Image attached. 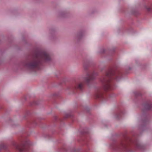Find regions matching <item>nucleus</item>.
I'll return each instance as SVG.
<instances>
[{
	"mask_svg": "<svg viewBox=\"0 0 152 152\" xmlns=\"http://www.w3.org/2000/svg\"><path fill=\"white\" fill-rule=\"evenodd\" d=\"M83 86V84L81 83L79 84L78 85V88H81Z\"/></svg>",
	"mask_w": 152,
	"mask_h": 152,
	"instance_id": "f257e3e1",
	"label": "nucleus"
},
{
	"mask_svg": "<svg viewBox=\"0 0 152 152\" xmlns=\"http://www.w3.org/2000/svg\"><path fill=\"white\" fill-rule=\"evenodd\" d=\"M146 10H151V8H147Z\"/></svg>",
	"mask_w": 152,
	"mask_h": 152,
	"instance_id": "f03ea898",
	"label": "nucleus"
}]
</instances>
